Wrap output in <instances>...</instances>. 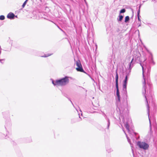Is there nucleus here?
<instances>
[{"instance_id": "423d86ee", "label": "nucleus", "mask_w": 157, "mask_h": 157, "mask_svg": "<svg viewBox=\"0 0 157 157\" xmlns=\"http://www.w3.org/2000/svg\"><path fill=\"white\" fill-rule=\"evenodd\" d=\"M148 119L150 123V131L149 133L151 135L152 133L151 130L152 123L154 126H156L157 124L155 118H148Z\"/></svg>"}, {"instance_id": "f257e3e1", "label": "nucleus", "mask_w": 157, "mask_h": 157, "mask_svg": "<svg viewBox=\"0 0 157 157\" xmlns=\"http://www.w3.org/2000/svg\"><path fill=\"white\" fill-rule=\"evenodd\" d=\"M116 103L117 105L116 110L117 112H119L121 118H124L126 117L127 114V111L128 110V101H127V93L126 94L123 90L124 94V97L122 100V103L121 102V97L120 94L118 85H116Z\"/></svg>"}, {"instance_id": "9b49d317", "label": "nucleus", "mask_w": 157, "mask_h": 157, "mask_svg": "<svg viewBox=\"0 0 157 157\" xmlns=\"http://www.w3.org/2000/svg\"><path fill=\"white\" fill-rule=\"evenodd\" d=\"M146 24L152 30H155V26L153 24H152L148 22H146Z\"/></svg>"}, {"instance_id": "412c9836", "label": "nucleus", "mask_w": 157, "mask_h": 157, "mask_svg": "<svg viewBox=\"0 0 157 157\" xmlns=\"http://www.w3.org/2000/svg\"><path fill=\"white\" fill-rule=\"evenodd\" d=\"M56 26H57V27L60 30H61L62 32H63V33L64 34H66V33L65 32V31H64L63 30H62L59 27L58 25H57L55 23H54Z\"/></svg>"}, {"instance_id": "a211bd4d", "label": "nucleus", "mask_w": 157, "mask_h": 157, "mask_svg": "<svg viewBox=\"0 0 157 157\" xmlns=\"http://www.w3.org/2000/svg\"><path fill=\"white\" fill-rule=\"evenodd\" d=\"M53 54H44V55L43 56H40L42 57H47L48 56H49L52 55Z\"/></svg>"}, {"instance_id": "5701e85b", "label": "nucleus", "mask_w": 157, "mask_h": 157, "mask_svg": "<svg viewBox=\"0 0 157 157\" xmlns=\"http://www.w3.org/2000/svg\"><path fill=\"white\" fill-rule=\"evenodd\" d=\"M5 19V17L4 15H1L0 16V20H3Z\"/></svg>"}, {"instance_id": "a19ab883", "label": "nucleus", "mask_w": 157, "mask_h": 157, "mask_svg": "<svg viewBox=\"0 0 157 157\" xmlns=\"http://www.w3.org/2000/svg\"><path fill=\"white\" fill-rule=\"evenodd\" d=\"M149 97L148 96H147V99L148 100Z\"/></svg>"}, {"instance_id": "b1692460", "label": "nucleus", "mask_w": 157, "mask_h": 157, "mask_svg": "<svg viewBox=\"0 0 157 157\" xmlns=\"http://www.w3.org/2000/svg\"><path fill=\"white\" fill-rule=\"evenodd\" d=\"M8 42L10 43V44H11V46L12 45V40L10 39V37L9 38V40H8Z\"/></svg>"}, {"instance_id": "f3484780", "label": "nucleus", "mask_w": 157, "mask_h": 157, "mask_svg": "<svg viewBox=\"0 0 157 157\" xmlns=\"http://www.w3.org/2000/svg\"><path fill=\"white\" fill-rule=\"evenodd\" d=\"M106 123H107V129H109V127L110 125V121L109 118H107L106 119Z\"/></svg>"}, {"instance_id": "cd10ccee", "label": "nucleus", "mask_w": 157, "mask_h": 157, "mask_svg": "<svg viewBox=\"0 0 157 157\" xmlns=\"http://www.w3.org/2000/svg\"><path fill=\"white\" fill-rule=\"evenodd\" d=\"M135 33H138V36H140V33H139V30L138 29V30H136L135 32Z\"/></svg>"}, {"instance_id": "a878e982", "label": "nucleus", "mask_w": 157, "mask_h": 157, "mask_svg": "<svg viewBox=\"0 0 157 157\" xmlns=\"http://www.w3.org/2000/svg\"><path fill=\"white\" fill-rule=\"evenodd\" d=\"M27 2V1H25L22 5V7L23 8L25 6Z\"/></svg>"}, {"instance_id": "c85d7f7f", "label": "nucleus", "mask_w": 157, "mask_h": 157, "mask_svg": "<svg viewBox=\"0 0 157 157\" xmlns=\"http://www.w3.org/2000/svg\"><path fill=\"white\" fill-rule=\"evenodd\" d=\"M135 56V59H138L139 60V61H140V57H139V56Z\"/></svg>"}, {"instance_id": "7c9ffc66", "label": "nucleus", "mask_w": 157, "mask_h": 157, "mask_svg": "<svg viewBox=\"0 0 157 157\" xmlns=\"http://www.w3.org/2000/svg\"><path fill=\"white\" fill-rule=\"evenodd\" d=\"M5 60V59H0V62H1V63H3V62H2V61H4Z\"/></svg>"}, {"instance_id": "7ed1b4c3", "label": "nucleus", "mask_w": 157, "mask_h": 157, "mask_svg": "<svg viewBox=\"0 0 157 157\" xmlns=\"http://www.w3.org/2000/svg\"><path fill=\"white\" fill-rule=\"evenodd\" d=\"M122 121L123 122L124 126L128 130L129 133H131L135 137L136 140H138L140 138V136L137 135L138 134L133 131L132 132L129 129V126L132 125V121L131 118H122Z\"/></svg>"}, {"instance_id": "1a4fd4ad", "label": "nucleus", "mask_w": 157, "mask_h": 157, "mask_svg": "<svg viewBox=\"0 0 157 157\" xmlns=\"http://www.w3.org/2000/svg\"><path fill=\"white\" fill-rule=\"evenodd\" d=\"M15 17V15L12 12H10L9 13L7 16V18L10 19H14Z\"/></svg>"}, {"instance_id": "58836bf2", "label": "nucleus", "mask_w": 157, "mask_h": 157, "mask_svg": "<svg viewBox=\"0 0 157 157\" xmlns=\"http://www.w3.org/2000/svg\"><path fill=\"white\" fill-rule=\"evenodd\" d=\"M132 153H133V155H134V154H133V149H132Z\"/></svg>"}, {"instance_id": "6ab92c4d", "label": "nucleus", "mask_w": 157, "mask_h": 157, "mask_svg": "<svg viewBox=\"0 0 157 157\" xmlns=\"http://www.w3.org/2000/svg\"><path fill=\"white\" fill-rule=\"evenodd\" d=\"M130 20L129 17L128 16H127L125 17L124 22L125 23H127Z\"/></svg>"}, {"instance_id": "f8f14e48", "label": "nucleus", "mask_w": 157, "mask_h": 157, "mask_svg": "<svg viewBox=\"0 0 157 157\" xmlns=\"http://www.w3.org/2000/svg\"><path fill=\"white\" fill-rule=\"evenodd\" d=\"M82 121V118H72L71 123H74Z\"/></svg>"}, {"instance_id": "f704fd0d", "label": "nucleus", "mask_w": 157, "mask_h": 157, "mask_svg": "<svg viewBox=\"0 0 157 157\" xmlns=\"http://www.w3.org/2000/svg\"><path fill=\"white\" fill-rule=\"evenodd\" d=\"M68 6H69V9H70V12H71V10L70 8V6H69V5H68Z\"/></svg>"}, {"instance_id": "c9c22d12", "label": "nucleus", "mask_w": 157, "mask_h": 157, "mask_svg": "<svg viewBox=\"0 0 157 157\" xmlns=\"http://www.w3.org/2000/svg\"><path fill=\"white\" fill-rule=\"evenodd\" d=\"M126 137L127 139H128V138H129V137H128L127 135L126 134Z\"/></svg>"}, {"instance_id": "0eeeda50", "label": "nucleus", "mask_w": 157, "mask_h": 157, "mask_svg": "<svg viewBox=\"0 0 157 157\" xmlns=\"http://www.w3.org/2000/svg\"><path fill=\"white\" fill-rule=\"evenodd\" d=\"M128 80V75H127L125 77V79L123 82V90L124 91V93L126 94L127 91V82Z\"/></svg>"}, {"instance_id": "dca6fc26", "label": "nucleus", "mask_w": 157, "mask_h": 157, "mask_svg": "<svg viewBox=\"0 0 157 157\" xmlns=\"http://www.w3.org/2000/svg\"><path fill=\"white\" fill-rule=\"evenodd\" d=\"M141 5H140L139 7V9L138 11L137 12V16H138V20L139 21H141L140 19V8Z\"/></svg>"}, {"instance_id": "f03ea898", "label": "nucleus", "mask_w": 157, "mask_h": 157, "mask_svg": "<svg viewBox=\"0 0 157 157\" xmlns=\"http://www.w3.org/2000/svg\"><path fill=\"white\" fill-rule=\"evenodd\" d=\"M148 63H149V65H148L147 64H146V65H144V64H143V63H140V64L141 66L142 67V69L143 71V78L144 80V82H143V89H144V90L143 92V94L144 95V97H145L146 99V100L147 102V113L148 114V118H150L149 117V107L148 105V101L147 99V98L145 95L146 93V88H145V84H146V81L145 80V76L144 75V72L145 70H146V69H147V73L148 74L150 71L151 69V67L150 66L154 65L155 64V63L153 59L152 56L151 54L149 56L148 60H147Z\"/></svg>"}, {"instance_id": "9d476101", "label": "nucleus", "mask_w": 157, "mask_h": 157, "mask_svg": "<svg viewBox=\"0 0 157 157\" xmlns=\"http://www.w3.org/2000/svg\"><path fill=\"white\" fill-rule=\"evenodd\" d=\"M11 125L10 120V119H7L6 121V124L5 125V128L6 130V127H10Z\"/></svg>"}, {"instance_id": "ddd939ff", "label": "nucleus", "mask_w": 157, "mask_h": 157, "mask_svg": "<svg viewBox=\"0 0 157 157\" xmlns=\"http://www.w3.org/2000/svg\"><path fill=\"white\" fill-rule=\"evenodd\" d=\"M116 77H115V82H116V85H118V74L117 72V70L116 72Z\"/></svg>"}, {"instance_id": "393cba45", "label": "nucleus", "mask_w": 157, "mask_h": 157, "mask_svg": "<svg viewBox=\"0 0 157 157\" xmlns=\"http://www.w3.org/2000/svg\"><path fill=\"white\" fill-rule=\"evenodd\" d=\"M106 150L108 153L110 152H111L113 151L112 149H111V148H109V149H107L106 148Z\"/></svg>"}, {"instance_id": "4c0bfd02", "label": "nucleus", "mask_w": 157, "mask_h": 157, "mask_svg": "<svg viewBox=\"0 0 157 157\" xmlns=\"http://www.w3.org/2000/svg\"><path fill=\"white\" fill-rule=\"evenodd\" d=\"M118 121L119 120L120 121H121V118H118Z\"/></svg>"}, {"instance_id": "37998d69", "label": "nucleus", "mask_w": 157, "mask_h": 157, "mask_svg": "<svg viewBox=\"0 0 157 157\" xmlns=\"http://www.w3.org/2000/svg\"><path fill=\"white\" fill-rule=\"evenodd\" d=\"M84 1H85V2H86V0H84Z\"/></svg>"}, {"instance_id": "ea45409f", "label": "nucleus", "mask_w": 157, "mask_h": 157, "mask_svg": "<svg viewBox=\"0 0 157 157\" xmlns=\"http://www.w3.org/2000/svg\"><path fill=\"white\" fill-rule=\"evenodd\" d=\"M15 17H16L17 18V16H15Z\"/></svg>"}, {"instance_id": "e433bc0d", "label": "nucleus", "mask_w": 157, "mask_h": 157, "mask_svg": "<svg viewBox=\"0 0 157 157\" xmlns=\"http://www.w3.org/2000/svg\"><path fill=\"white\" fill-rule=\"evenodd\" d=\"M126 137L127 139H128V138H129V137H128L127 135L126 134Z\"/></svg>"}, {"instance_id": "79ce46f5", "label": "nucleus", "mask_w": 157, "mask_h": 157, "mask_svg": "<svg viewBox=\"0 0 157 157\" xmlns=\"http://www.w3.org/2000/svg\"><path fill=\"white\" fill-rule=\"evenodd\" d=\"M28 0H26L25 1H27V2L28 1Z\"/></svg>"}, {"instance_id": "20e7f679", "label": "nucleus", "mask_w": 157, "mask_h": 157, "mask_svg": "<svg viewBox=\"0 0 157 157\" xmlns=\"http://www.w3.org/2000/svg\"><path fill=\"white\" fill-rule=\"evenodd\" d=\"M52 83L54 85H58L63 86L66 85L69 82L68 77L67 76H65L64 78L56 80V81L52 79Z\"/></svg>"}, {"instance_id": "4468645a", "label": "nucleus", "mask_w": 157, "mask_h": 157, "mask_svg": "<svg viewBox=\"0 0 157 157\" xmlns=\"http://www.w3.org/2000/svg\"><path fill=\"white\" fill-rule=\"evenodd\" d=\"M124 17V16L120 14L118 16V17L117 18V21L119 22H121L122 21L123 18Z\"/></svg>"}, {"instance_id": "473e14b6", "label": "nucleus", "mask_w": 157, "mask_h": 157, "mask_svg": "<svg viewBox=\"0 0 157 157\" xmlns=\"http://www.w3.org/2000/svg\"><path fill=\"white\" fill-rule=\"evenodd\" d=\"M90 78H91V79H92V80H93L94 82V78H92L91 77V76H90Z\"/></svg>"}, {"instance_id": "6e6552de", "label": "nucleus", "mask_w": 157, "mask_h": 157, "mask_svg": "<svg viewBox=\"0 0 157 157\" xmlns=\"http://www.w3.org/2000/svg\"><path fill=\"white\" fill-rule=\"evenodd\" d=\"M76 64L78 67L76 68V70L77 71L85 73V71L83 69L81 62L79 60L76 61Z\"/></svg>"}, {"instance_id": "bb28decb", "label": "nucleus", "mask_w": 157, "mask_h": 157, "mask_svg": "<svg viewBox=\"0 0 157 157\" xmlns=\"http://www.w3.org/2000/svg\"><path fill=\"white\" fill-rule=\"evenodd\" d=\"M11 50V47H10V48L7 49L6 50H4L5 51L10 52Z\"/></svg>"}, {"instance_id": "2eb2a0df", "label": "nucleus", "mask_w": 157, "mask_h": 157, "mask_svg": "<svg viewBox=\"0 0 157 157\" xmlns=\"http://www.w3.org/2000/svg\"><path fill=\"white\" fill-rule=\"evenodd\" d=\"M133 59H134L133 58L132 59V60H131V62L129 64V66L128 69L130 70L129 72H131L130 70H131L132 68L133 67V63H132V62L133 60Z\"/></svg>"}, {"instance_id": "39448f33", "label": "nucleus", "mask_w": 157, "mask_h": 157, "mask_svg": "<svg viewBox=\"0 0 157 157\" xmlns=\"http://www.w3.org/2000/svg\"><path fill=\"white\" fill-rule=\"evenodd\" d=\"M137 145L140 148L144 150L148 149L149 147V145L147 143L144 142L140 141H138L137 142Z\"/></svg>"}, {"instance_id": "72a5a7b5", "label": "nucleus", "mask_w": 157, "mask_h": 157, "mask_svg": "<svg viewBox=\"0 0 157 157\" xmlns=\"http://www.w3.org/2000/svg\"><path fill=\"white\" fill-rule=\"evenodd\" d=\"M68 99L70 101H71V103H72V104L73 105V104L72 102V101H71V100H70V99L69 98H68Z\"/></svg>"}, {"instance_id": "4be33fe9", "label": "nucleus", "mask_w": 157, "mask_h": 157, "mask_svg": "<svg viewBox=\"0 0 157 157\" xmlns=\"http://www.w3.org/2000/svg\"><path fill=\"white\" fill-rule=\"evenodd\" d=\"M127 139V140L128 142L130 144V145H131V147H132V144L131 142V141H130V139L129 138H128Z\"/></svg>"}, {"instance_id": "2f4dec72", "label": "nucleus", "mask_w": 157, "mask_h": 157, "mask_svg": "<svg viewBox=\"0 0 157 157\" xmlns=\"http://www.w3.org/2000/svg\"><path fill=\"white\" fill-rule=\"evenodd\" d=\"M154 3H156L157 2V0H151Z\"/></svg>"}, {"instance_id": "aec40b11", "label": "nucleus", "mask_w": 157, "mask_h": 157, "mask_svg": "<svg viewBox=\"0 0 157 157\" xmlns=\"http://www.w3.org/2000/svg\"><path fill=\"white\" fill-rule=\"evenodd\" d=\"M126 11V10L125 9H121L120 11V13H124Z\"/></svg>"}, {"instance_id": "c756f323", "label": "nucleus", "mask_w": 157, "mask_h": 157, "mask_svg": "<svg viewBox=\"0 0 157 157\" xmlns=\"http://www.w3.org/2000/svg\"><path fill=\"white\" fill-rule=\"evenodd\" d=\"M116 31L117 33H119L120 31V30L119 28H117V29Z\"/></svg>"}]
</instances>
